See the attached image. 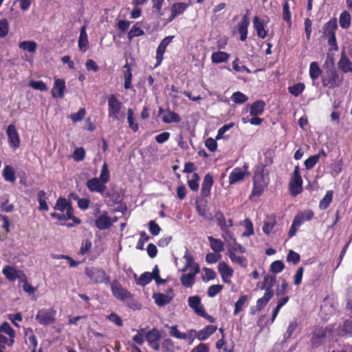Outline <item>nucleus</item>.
Returning <instances> with one entry per match:
<instances>
[{
  "mask_svg": "<svg viewBox=\"0 0 352 352\" xmlns=\"http://www.w3.org/2000/svg\"><path fill=\"white\" fill-rule=\"evenodd\" d=\"M276 223V219L275 215L272 214L267 216L263 221V226L262 228L263 232L265 234L269 235L273 230Z\"/></svg>",
  "mask_w": 352,
  "mask_h": 352,
  "instance_id": "c85d7f7f",
  "label": "nucleus"
},
{
  "mask_svg": "<svg viewBox=\"0 0 352 352\" xmlns=\"http://www.w3.org/2000/svg\"><path fill=\"white\" fill-rule=\"evenodd\" d=\"M160 113H163V116L162 118V121L164 123H173V122H179L180 121L179 116L174 111H170L169 109L163 111L162 109L159 110Z\"/></svg>",
  "mask_w": 352,
  "mask_h": 352,
  "instance_id": "a878e982",
  "label": "nucleus"
},
{
  "mask_svg": "<svg viewBox=\"0 0 352 352\" xmlns=\"http://www.w3.org/2000/svg\"><path fill=\"white\" fill-rule=\"evenodd\" d=\"M331 174L336 177L342 170V161L335 162L331 164Z\"/></svg>",
  "mask_w": 352,
  "mask_h": 352,
  "instance_id": "680f3d73",
  "label": "nucleus"
},
{
  "mask_svg": "<svg viewBox=\"0 0 352 352\" xmlns=\"http://www.w3.org/2000/svg\"><path fill=\"white\" fill-rule=\"evenodd\" d=\"M2 273L6 276V278L10 281H14L16 278L21 279L22 278L20 276V274H21L20 271L17 270L15 267L8 265H6L3 268Z\"/></svg>",
  "mask_w": 352,
  "mask_h": 352,
  "instance_id": "4be33fe9",
  "label": "nucleus"
},
{
  "mask_svg": "<svg viewBox=\"0 0 352 352\" xmlns=\"http://www.w3.org/2000/svg\"><path fill=\"white\" fill-rule=\"evenodd\" d=\"M78 46L79 50L82 52H85L88 49L89 41L85 25H83L80 28Z\"/></svg>",
  "mask_w": 352,
  "mask_h": 352,
  "instance_id": "5701e85b",
  "label": "nucleus"
},
{
  "mask_svg": "<svg viewBox=\"0 0 352 352\" xmlns=\"http://www.w3.org/2000/svg\"><path fill=\"white\" fill-rule=\"evenodd\" d=\"M245 251V248L242 245L235 242L230 245L228 255L233 263L245 268L248 264L247 258L243 256Z\"/></svg>",
  "mask_w": 352,
  "mask_h": 352,
  "instance_id": "f257e3e1",
  "label": "nucleus"
},
{
  "mask_svg": "<svg viewBox=\"0 0 352 352\" xmlns=\"http://www.w3.org/2000/svg\"><path fill=\"white\" fill-rule=\"evenodd\" d=\"M337 28L338 25L336 19H331L324 26V35L328 38L327 43L330 47L329 50H338L335 33Z\"/></svg>",
  "mask_w": 352,
  "mask_h": 352,
  "instance_id": "7ed1b4c3",
  "label": "nucleus"
},
{
  "mask_svg": "<svg viewBox=\"0 0 352 352\" xmlns=\"http://www.w3.org/2000/svg\"><path fill=\"white\" fill-rule=\"evenodd\" d=\"M338 67L344 73L352 72V63L342 52L340 60L338 62Z\"/></svg>",
  "mask_w": 352,
  "mask_h": 352,
  "instance_id": "c9c22d12",
  "label": "nucleus"
},
{
  "mask_svg": "<svg viewBox=\"0 0 352 352\" xmlns=\"http://www.w3.org/2000/svg\"><path fill=\"white\" fill-rule=\"evenodd\" d=\"M184 258L185 259L187 266H192V269H195V266L199 267L197 263L194 262L192 254L187 249L184 253Z\"/></svg>",
  "mask_w": 352,
  "mask_h": 352,
  "instance_id": "69168bd1",
  "label": "nucleus"
},
{
  "mask_svg": "<svg viewBox=\"0 0 352 352\" xmlns=\"http://www.w3.org/2000/svg\"><path fill=\"white\" fill-rule=\"evenodd\" d=\"M208 240L210 242V248L215 253H221L224 250V243L219 239H216L212 236H208Z\"/></svg>",
  "mask_w": 352,
  "mask_h": 352,
  "instance_id": "2f4dec72",
  "label": "nucleus"
},
{
  "mask_svg": "<svg viewBox=\"0 0 352 352\" xmlns=\"http://www.w3.org/2000/svg\"><path fill=\"white\" fill-rule=\"evenodd\" d=\"M153 278L152 274L150 272H144L136 280V283L138 285L144 286L148 284Z\"/></svg>",
  "mask_w": 352,
  "mask_h": 352,
  "instance_id": "8fccbe9b",
  "label": "nucleus"
},
{
  "mask_svg": "<svg viewBox=\"0 0 352 352\" xmlns=\"http://www.w3.org/2000/svg\"><path fill=\"white\" fill-rule=\"evenodd\" d=\"M302 179L300 174V168L298 166H296L289 183V189L292 196L296 197L302 192Z\"/></svg>",
  "mask_w": 352,
  "mask_h": 352,
  "instance_id": "423d86ee",
  "label": "nucleus"
},
{
  "mask_svg": "<svg viewBox=\"0 0 352 352\" xmlns=\"http://www.w3.org/2000/svg\"><path fill=\"white\" fill-rule=\"evenodd\" d=\"M189 307L199 316L205 317L206 313L204 306L201 303V299L198 296H190L188 299Z\"/></svg>",
  "mask_w": 352,
  "mask_h": 352,
  "instance_id": "dca6fc26",
  "label": "nucleus"
},
{
  "mask_svg": "<svg viewBox=\"0 0 352 352\" xmlns=\"http://www.w3.org/2000/svg\"><path fill=\"white\" fill-rule=\"evenodd\" d=\"M267 186V182L265 180L263 183H261V181L256 180L254 181V187L252 191V196H259L262 194L264 188Z\"/></svg>",
  "mask_w": 352,
  "mask_h": 352,
  "instance_id": "ea45409f",
  "label": "nucleus"
},
{
  "mask_svg": "<svg viewBox=\"0 0 352 352\" xmlns=\"http://www.w3.org/2000/svg\"><path fill=\"white\" fill-rule=\"evenodd\" d=\"M274 296V291L273 289H266L265 292V294L263 297L258 298L256 300V309L257 311H261L263 309L265 305L267 304V302L272 299V298Z\"/></svg>",
  "mask_w": 352,
  "mask_h": 352,
  "instance_id": "cd10ccee",
  "label": "nucleus"
},
{
  "mask_svg": "<svg viewBox=\"0 0 352 352\" xmlns=\"http://www.w3.org/2000/svg\"><path fill=\"white\" fill-rule=\"evenodd\" d=\"M72 157L76 162L82 161L85 157V151L82 147L76 148Z\"/></svg>",
  "mask_w": 352,
  "mask_h": 352,
  "instance_id": "13d9d810",
  "label": "nucleus"
},
{
  "mask_svg": "<svg viewBox=\"0 0 352 352\" xmlns=\"http://www.w3.org/2000/svg\"><path fill=\"white\" fill-rule=\"evenodd\" d=\"M166 327L169 329V330H170L169 334L170 336H172L175 338H177V339L182 340L184 333L179 331L177 329V325H173V326L166 325Z\"/></svg>",
  "mask_w": 352,
  "mask_h": 352,
  "instance_id": "052dcab7",
  "label": "nucleus"
},
{
  "mask_svg": "<svg viewBox=\"0 0 352 352\" xmlns=\"http://www.w3.org/2000/svg\"><path fill=\"white\" fill-rule=\"evenodd\" d=\"M116 221V217H110L107 211L103 210L101 214L95 218V226L100 230H107Z\"/></svg>",
  "mask_w": 352,
  "mask_h": 352,
  "instance_id": "1a4fd4ad",
  "label": "nucleus"
},
{
  "mask_svg": "<svg viewBox=\"0 0 352 352\" xmlns=\"http://www.w3.org/2000/svg\"><path fill=\"white\" fill-rule=\"evenodd\" d=\"M352 333V320H346L342 327L339 332V335L340 336H346L347 334H351Z\"/></svg>",
  "mask_w": 352,
  "mask_h": 352,
  "instance_id": "e2e57ef3",
  "label": "nucleus"
},
{
  "mask_svg": "<svg viewBox=\"0 0 352 352\" xmlns=\"http://www.w3.org/2000/svg\"><path fill=\"white\" fill-rule=\"evenodd\" d=\"M203 271L204 274L202 276V280L204 282H208L215 278L216 273L212 269L204 267Z\"/></svg>",
  "mask_w": 352,
  "mask_h": 352,
  "instance_id": "0e129e2a",
  "label": "nucleus"
},
{
  "mask_svg": "<svg viewBox=\"0 0 352 352\" xmlns=\"http://www.w3.org/2000/svg\"><path fill=\"white\" fill-rule=\"evenodd\" d=\"M221 230L222 232L221 236L225 241H228L229 240H230L233 241L234 243L236 242L234 234L233 233L232 231L230 230V228H228V226L221 229Z\"/></svg>",
  "mask_w": 352,
  "mask_h": 352,
  "instance_id": "4d7b16f0",
  "label": "nucleus"
},
{
  "mask_svg": "<svg viewBox=\"0 0 352 352\" xmlns=\"http://www.w3.org/2000/svg\"><path fill=\"white\" fill-rule=\"evenodd\" d=\"M144 34V30L138 26V24L134 25L129 32L128 33V38L131 41L134 37L140 36Z\"/></svg>",
  "mask_w": 352,
  "mask_h": 352,
  "instance_id": "603ef678",
  "label": "nucleus"
},
{
  "mask_svg": "<svg viewBox=\"0 0 352 352\" xmlns=\"http://www.w3.org/2000/svg\"><path fill=\"white\" fill-rule=\"evenodd\" d=\"M110 287L113 297L120 301H126L131 298L130 292L123 288L116 280L110 283Z\"/></svg>",
  "mask_w": 352,
  "mask_h": 352,
  "instance_id": "6e6552de",
  "label": "nucleus"
},
{
  "mask_svg": "<svg viewBox=\"0 0 352 352\" xmlns=\"http://www.w3.org/2000/svg\"><path fill=\"white\" fill-rule=\"evenodd\" d=\"M99 179H100L102 182H103L104 184H107L109 179H110V173L108 169V165L106 162H104L102 164L100 177H98Z\"/></svg>",
  "mask_w": 352,
  "mask_h": 352,
  "instance_id": "5fc2aeb1",
  "label": "nucleus"
},
{
  "mask_svg": "<svg viewBox=\"0 0 352 352\" xmlns=\"http://www.w3.org/2000/svg\"><path fill=\"white\" fill-rule=\"evenodd\" d=\"M213 184L212 177L208 174L204 177L202 185H201V195L204 197H206L210 195L211 187Z\"/></svg>",
  "mask_w": 352,
  "mask_h": 352,
  "instance_id": "c756f323",
  "label": "nucleus"
},
{
  "mask_svg": "<svg viewBox=\"0 0 352 352\" xmlns=\"http://www.w3.org/2000/svg\"><path fill=\"white\" fill-rule=\"evenodd\" d=\"M265 103L262 100L254 102L250 107V114L252 116L261 115L264 110Z\"/></svg>",
  "mask_w": 352,
  "mask_h": 352,
  "instance_id": "4c0bfd02",
  "label": "nucleus"
},
{
  "mask_svg": "<svg viewBox=\"0 0 352 352\" xmlns=\"http://www.w3.org/2000/svg\"><path fill=\"white\" fill-rule=\"evenodd\" d=\"M319 162V155H312L310 156L308 159H307L304 162L305 166L306 169L310 170L313 168L315 165Z\"/></svg>",
  "mask_w": 352,
  "mask_h": 352,
  "instance_id": "bf43d9fd",
  "label": "nucleus"
},
{
  "mask_svg": "<svg viewBox=\"0 0 352 352\" xmlns=\"http://www.w3.org/2000/svg\"><path fill=\"white\" fill-rule=\"evenodd\" d=\"M65 89V81L63 79L55 78L54 87L51 91L52 97L62 98L64 96Z\"/></svg>",
  "mask_w": 352,
  "mask_h": 352,
  "instance_id": "6ab92c4d",
  "label": "nucleus"
},
{
  "mask_svg": "<svg viewBox=\"0 0 352 352\" xmlns=\"http://www.w3.org/2000/svg\"><path fill=\"white\" fill-rule=\"evenodd\" d=\"M344 76L339 74L335 69H331L327 72L322 79V85L329 89H334L340 87L343 82Z\"/></svg>",
  "mask_w": 352,
  "mask_h": 352,
  "instance_id": "20e7f679",
  "label": "nucleus"
},
{
  "mask_svg": "<svg viewBox=\"0 0 352 352\" xmlns=\"http://www.w3.org/2000/svg\"><path fill=\"white\" fill-rule=\"evenodd\" d=\"M305 86L302 82L294 84L288 87V91L295 97L299 96L305 90Z\"/></svg>",
  "mask_w": 352,
  "mask_h": 352,
  "instance_id": "a19ab883",
  "label": "nucleus"
},
{
  "mask_svg": "<svg viewBox=\"0 0 352 352\" xmlns=\"http://www.w3.org/2000/svg\"><path fill=\"white\" fill-rule=\"evenodd\" d=\"M294 0H285L283 3V19L289 25L292 23V13L290 9L294 6Z\"/></svg>",
  "mask_w": 352,
  "mask_h": 352,
  "instance_id": "b1692460",
  "label": "nucleus"
},
{
  "mask_svg": "<svg viewBox=\"0 0 352 352\" xmlns=\"http://www.w3.org/2000/svg\"><path fill=\"white\" fill-rule=\"evenodd\" d=\"M123 69H124V72H123L124 80V87L125 89H130L132 88V83H131L132 72H131V67H130V66L129 65L128 63H126L124 65Z\"/></svg>",
  "mask_w": 352,
  "mask_h": 352,
  "instance_id": "f704fd0d",
  "label": "nucleus"
},
{
  "mask_svg": "<svg viewBox=\"0 0 352 352\" xmlns=\"http://www.w3.org/2000/svg\"><path fill=\"white\" fill-rule=\"evenodd\" d=\"M218 271L223 283L230 284L231 277L234 273L232 268H231L230 265L224 261H221L218 265Z\"/></svg>",
  "mask_w": 352,
  "mask_h": 352,
  "instance_id": "2eb2a0df",
  "label": "nucleus"
},
{
  "mask_svg": "<svg viewBox=\"0 0 352 352\" xmlns=\"http://www.w3.org/2000/svg\"><path fill=\"white\" fill-rule=\"evenodd\" d=\"M161 336L160 331L154 328L145 334V340L149 346L155 351L160 349V340Z\"/></svg>",
  "mask_w": 352,
  "mask_h": 352,
  "instance_id": "4468645a",
  "label": "nucleus"
},
{
  "mask_svg": "<svg viewBox=\"0 0 352 352\" xmlns=\"http://www.w3.org/2000/svg\"><path fill=\"white\" fill-rule=\"evenodd\" d=\"M86 186L91 192H98L103 195L107 189L106 184L99 179L98 177H94L88 179Z\"/></svg>",
  "mask_w": 352,
  "mask_h": 352,
  "instance_id": "f8f14e48",
  "label": "nucleus"
},
{
  "mask_svg": "<svg viewBox=\"0 0 352 352\" xmlns=\"http://www.w3.org/2000/svg\"><path fill=\"white\" fill-rule=\"evenodd\" d=\"M6 132L10 146L14 148H18L20 145V139L15 126L13 124H10Z\"/></svg>",
  "mask_w": 352,
  "mask_h": 352,
  "instance_id": "aec40b11",
  "label": "nucleus"
},
{
  "mask_svg": "<svg viewBox=\"0 0 352 352\" xmlns=\"http://www.w3.org/2000/svg\"><path fill=\"white\" fill-rule=\"evenodd\" d=\"M217 330V327L213 325H208L203 329L197 331V339L200 341H204L208 339L212 334Z\"/></svg>",
  "mask_w": 352,
  "mask_h": 352,
  "instance_id": "7c9ffc66",
  "label": "nucleus"
},
{
  "mask_svg": "<svg viewBox=\"0 0 352 352\" xmlns=\"http://www.w3.org/2000/svg\"><path fill=\"white\" fill-rule=\"evenodd\" d=\"M86 110L85 108H80L78 112L72 113L69 116V118L74 122L81 121L85 116Z\"/></svg>",
  "mask_w": 352,
  "mask_h": 352,
  "instance_id": "338daca9",
  "label": "nucleus"
},
{
  "mask_svg": "<svg viewBox=\"0 0 352 352\" xmlns=\"http://www.w3.org/2000/svg\"><path fill=\"white\" fill-rule=\"evenodd\" d=\"M199 271V267L195 266V269H192V272L182 274L180 278L182 285L185 287H191L195 283V276Z\"/></svg>",
  "mask_w": 352,
  "mask_h": 352,
  "instance_id": "a211bd4d",
  "label": "nucleus"
},
{
  "mask_svg": "<svg viewBox=\"0 0 352 352\" xmlns=\"http://www.w3.org/2000/svg\"><path fill=\"white\" fill-rule=\"evenodd\" d=\"M54 209L60 211L63 214H65L66 217H63L64 220H73L74 223L79 224L80 220L75 217L73 214V208L69 202L65 198H58L56 201Z\"/></svg>",
  "mask_w": 352,
  "mask_h": 352,
  "instance_id": "39448f33",
  "label": "nucleus"
},
{
  "mask_svg": "<svg viewBox=\"0 0 352 352\" xmlns=\"http://www.w3.org/2000/svg\"><path fill=\"white\" fill-rule=\"evenodd\" d=\"M250 24L248 14H245L241 21V22L238 25V30L240 34V39L242 41L246 40L248 36V28Z\"/></svg>",
  "mask_w": 352,
  "mask_h": 352,
  "instance_id": "393cba45",
  "label": "nucleus"
},
{
  "mask_svg": "<svg viewBox=\"0 0 352 352\" xmlns=\"http://www.w3.org/2000/svg\"><path fill=\"white\" fill-rule=\"evenodd\" d=\"M189 2H175L170 7V14L167 18L168 22L173 21L177 16L184 14L190 6Z\"/></svg>",
  "mask_w": 352,
  "mask_h": 352,
  "instance_id": "9d476101",
  "label": "nucleus"
},
{
  "mask_svg": "<svg viewBox=\"0 0 352 352\" xmlns=\"http://www.w3.org/2000/svg\"><path fill=\"white\" fill-rule=\"evenodd\" d=\"M231 100L235 104H243L248 101V98L241 91H236L230 97Z\"/></svg>",
  "mask_w": 352,
  "mask_h": 352,
  "instance_id": "09e8293b",
  "label": "nucleus"
},
{
  "mask_svg": "<svg viewBox=\"0 0 352 352\" xmlns=\"http://www.w3.org/2000/svg\"><path fill=\"white\" fill-rule=\"evenodd\" d=\"M3 176L6 181L10 182H14L16 177H15V173L13 170V168L10 166H6L3 170Z\"/></svg>",
  "mask_w": 352,
  "mask_h": 352,
  "instance_id": "a18cd8bd",
  "label": "nucleus"
},
{
  "mask_svg": "<svg viewBox=\"0 0 352 352\" xmlns=\"http://www.w3.org/2000/svg\"><path fill=\"white\" fill-rule=\"evenodd\" d=\"M127 120L129 127L134 131L136 132L139 129V125L138 123L134 122L133 111L129 108L127 110Z\"/></svg>",
  "mask_w": 352,
  "mask_h": 352,
  "instance_id": "864d4df0",
  "label": "nucleus"
},
{
  "mask_svg": "<svg viewBox=\"0 0 352 352\" xmlns=\"http://www.w3.org/2000/svg\"><path fill=\"white\" fill-rule=\"evenodd\" d=\"M56 315V311L54 309L43 308L38 311L35 318L40 324L47 326L54 323Z\"/></svg>",
  "mask_w": 352,
  "mask_h": 352,
  "instance_id": "0eeeda50",
  "label": "nucleus"
},
{
  "mask_svg": "<svg viewBox=\"0 0 352 352\" xmlns=\"http://www.w3.org/2000/svg\"><path fill=\"white\" fill-rule=\"evenodd\" d=\"M122 104L114 95H111L108 98V113L109 117L118 119V114Z\"/></svg>",
  "mask_w": 352,
  "mask_h": 352,
  "instance_id": "9b49d317",
  "label": "nucleus"
},
{
  "mask_svg": "<svg viewBox=\"0 0 352 352\" xmlns=\"http://www.w3.org/2000/svg\"><path fill=\"white\" fill-rule=\"evenodd\" d=\"M247 295H241L239 298L238 300L234 304V315L236 316L239 312L243 310V307L248 300Z\"/></svg>",
  "mask_w": 352,
  "mask_h": 352,
  "instance_id": "c03bdc74",
  "label": "nucleus"
},
{
  "mask_svg": "<svg viewBox=\"0 0 352 352\" xmlns=\"http://www.w3.org/2000/svg\"><path fill=\"white\" fill-rule=\"evenodd\" d=\"M214 219L220 229L227 227V222L225 216L222 212L218 210L214 214Z\"/></svg>",
  "mask_w": 352,
  "mask_h": 352,
  "instance_id": "6e6d98bb",
  "label": "nucleus"
},
{
  "mask_svg": "<svg viewBox=\"0 0 352 352\" xmlns=\"http://www.w3.org/2000/svg\"><path fill=\"white\" fill-rule=\"evenodd\" d=\"M19 47L30 53H34L37 49V43L34 41H25L19 43Z\"/></svg>",
  "mask_w": 352,
  "mask_h": 352,
  "instance_id": "e433bc0d",
  "label": "nucleus"
},
{
  "mask_svg": "<svg viewBox=\"0 0 352 352\" xmlns=\"http://www.w3.org/2000/svg\"><path fill=\"white\" fill-rule=\"evenodd\" d=\"M351 15L346 12L344 11L340 14L339 23L340 25L343 29H346L351 25Z\"/></svg>",
  "mask_w": 352,
  "mask_h": 352,
  "instance_id": "37998d69",
  "label": "nucleus"
},
{
  "mask_svg": "<svg viewBox=\"0 0 352 352\" xmlns=\"http://www.w3.org/2000/svg\"><path fill=\"white\" fill-rule=\"evenodd\" d=\"M178 348L175 346L174 342L170 338H166L162 343V352H175Z\"/></svg>",
  "mask_w": 352,
  "mask_h": 352,
  "instance_id": "79ce46f5",
  "label": "nucleus"
},
{
  "mask_svg": "<svg viewBox=\"0 0 352 352\" xmlns=\"http://www.w3.org/2000/svg\"><path fill=\"white\" fill-rule=\"evenodd\" d=\"M248 175V172L246 170V168H234L229 175V184H234L242 182Z\"/></svg>",
  "mask_w": 352,
  "mask_h": 352,
  "instance_id": "f3484780",
  "label": "nucleus"
},
{
  "mask_svg": "<svg viewBox=\"0 0 352 352\" xmlns=\"http://www.w3.org/2000/svg\"><path fill=\"white\" fill-rule=\"evenodd\" d=\"M322 70L320 69L318 63L312 62L309 65V74L311 79L315 80L320 76Z\"/></svg>",
  "mask_w": 352,
  "mask_h": 352,
  "instance_id": "58836bf2",
  "label": "nucleus"
},
{
  "mask_svg": "<svg viewBox=\"0 0 352 352\" xmlns=\"http://www.w3.org/2000/svg\"><path fill=\"white\" fill-rule=\"evenodd\" d=\"M333 199V192L331 190H329L326 192L324 197L320 200L319 204L320 209H326L329 207V204L332 201Z\"/></svg>",
  "mask_w": 352,
  "mask_h": 352,
  "instance_id": "49530a36",
  "label": "nucleus"
},
{
  "mask_svg": "<svg viewBox=\"0 0 352 352\" xmlns=\"http://www.w3.org/2000/svg\"><path fill=\"white\" fill-rule=\"evenodd\" d=\"M327 333L330 334L331 330L327 331L326 329H324L323 328L316 330L311 338L312 345L315 347H318L320 345L324 340Z\"/></svg>",
  "mask_w": 352,
  "mask_h": 352,
  "instance_id": "412c9836",
  "label": "nucleus"
},
{
  "mask_svg": "<svg viewBox=\"0 0 352 352\" xmlns=\"http://www.w3.org/2000/svg\"><path fill=\"white\" fill-rule=\"evenodd\" d=\"M276 282V278L274 276H266L264 277L263 282L262 285L261 286V289H272V287L274 285Z\"/></svg>",
  "mask_w": 352,
  "mask_h": 352,
  "instance_id": "3c124183",
  "label": "nucleus"
},
{
  "mask_svg": "<svg viewBox=\"0 0 352 352\" xmlns=\"http://www.w3.org/2000/svg\"><path fill=\"white\" fill-rule=\"evenodd\" d=\"M229 58L230 54L223 51L214 52L211 55V61L214 64L225 63Z\"/></svg>",
  "mask_w": 352,
  "mask_h": 352,
  "instance_id": "473e14b6",
  "label": "nucleus"
},
{
  "mask_svg": "<svg viewBox=\"0 0 352 352\" xmlns=\"http://www.w3.org/2000/svg\"><path fill=\"white\" fill-rule=\"evenodd\" d=\"M0 332L7 334L10 338L14 340L15 331L8 322H4L2 323L0 326Z\"/></svg>",
  "mask_w": 352,
  "mask_h": 352,
  "instance_id": "de8ad7c7",
  "label": "nucleus"
},
{
  "mask_svg": "<svg viewBox=\"0 0 352 352\" xmlns=\"http://www.w3.org/2000/svg\"><path fill=\"white\" fill-rule=\"evenodd\" d=\"M174 293L172 288H168L166 292L153 294V298L155 302L160 307L168 304L173 298Z\"/></svg>",
  "mask_w": 352,
  "mask_h": 352,
  "instance_id": "ddd939ff",
  "label": "nucleus"
},
{
  "mask_svg": "<svg viewBox=\"0 0 352 352\" xmlns=\"http://www.w3.org/2000/svg\"><path fill=\"white\" fill-rule=\"evenodd\" d=\"M253 25L257 35L261 38H265L267 36V31L264 28L263 22L256 16L254 17Z\"/></svg>",
  "mask_w": 352,
  "mask_h": 352,
  "instance_id": "72a5a7b5",
  "label": "nucleus"
},
{
  "mask_svg": "<svg viewBox=\"0 0 352 352\" xmlns=\"http://www.w3.org/2000/svg\"><path fill=\"white\" fill-rule=\"evenodd\" d=\"M314 217V212L310 210H307L298 212L294 217L293 221L300 226L305 221L311 220Z\"/></svg>",
  "mask_w": 352,
  "mask_h": 352,
  "instance_id": "bb28decb",
  "label": "nucleus"
},
{
  "mask_svg": "<svg viewBox=\"0 0 352 352\" xmlns=\"http://www.w3.org/2000/svg\"><path fill=\"white\" fill-rule=\"evenodd\" d=\"M145 333L144 329L137 330V333L133 336V340L139 345H142L145 341Z\"/></svg>",
  "mask_w": 352,
  "mask_h": 352,
  "instance_id": "774afa93",
  "label": "nucleus"
},
{
  "mask_svg": "<svg viewBox=\"0 0 352 352\" xmlns=\"http://www.w3.org/2000/svg\"><path fill=\"white\" fill-rule=\"evenodd\" d=\"M85 272L94 284L104 283L108 285L110 283L109 276L101 268L87 267Z\"/></svg>",
  "mask_w": 352,
  "mask_h": 352,
  "instance_id": "f03ea898",
  "label": "nucleus"
}]
</instances>
